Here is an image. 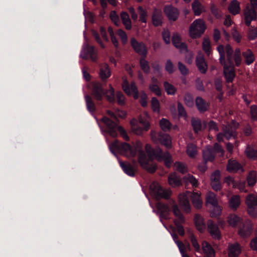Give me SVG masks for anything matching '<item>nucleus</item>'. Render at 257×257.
I'll use <instances>...</instances> for the list:
<instances>
[{
	"label": "nucleus",
	"mask_w": 257,
	"mask_h": 257,
	"mask_svg": "<svg viewBox=\"0 0 257 257\" xmlns=\"http://www.w3.org/2000/svg\"><path fill=\"white\" fill-rule=\"evenodd\" d=\"M137 148L132 147L126 143H120L118 141H114L110 146V152L116 156V151L128 157H134L138 152V162L141 166L148 172L154 173L157 170L156 165L150 164L145 152L142 150L141 146Z\"/></svg>",
	"instance_id": "f257e3e1"
},
{
	"label": "nucleus",
	"mask_w": 257,
	"mask_h": 257,
	"mask_svg": "<svg viewBox=\"0 0 257 257\" xmlns=\"http://www.w3.org/2000/svg\"><path fill=\"white\" fill-rule=\"evenodd\" d=\"M229 225L233 227H238V234L243 237L249 236L252 232V224L249 220H243L235 214H230L228 217Z\"/></svg>",
	"instance_id": "f03ea898"
},
{
	"label": "nucleus",
	"mask_w": 257,
	"mask_h": 257,
	"mask_svg": "<svg viewBox=\"0 0 257 257\" xmlns=\"http://www.w3.org/2000/svg\"><path fill=\"white\" fill-rule=\"evenodd\" d=\"M145 150L150 160L152 161L155 158L159 162L164 161L165 166L167 168H170L173 163L172 157L171 154L166 151L164 153L160 148L153 149L150 145L146 144Z\"/></svg>",
	"instance_id": "7ed1b4c3"
},
{
	"label": "nucleus",
	"mask_w": 257,
	"mask_h": 257,
	"mask_svg": "<svg viewBox=\"0 0 257 257\" xmlns=\"http://www.w3.org/2000/svg\"><path fill=\"white\" fill-rule=\"evenodd\" d=\"M92 95L97 101H101L103 96H105L107 99L111 103L115 101L114 89L110 85L108 90H105L103 88L100 83H95L92 84Z\"/></svg>",
	"instance_id": "20e7f679"
},
{
	"label": "nucleus",
	"mask_w": 257,
	"mask_h": 257,
	"mask_svg": "<svg viewBox=\"0 0 257 257\" xmlns=\"http://www.w3.org/2000/svg\"><path fill=\"white\" fill-rule=\"evenodd\" d=\"M101 121L105 125L104 132L113 138H115L118 135V132H119L121 136L126 141H129L130 138L126 132L123 128L115 123L106 116H103L101 118Z\"/></svg>",
	"instance_id": "39448f33"
},
{
	"label": "nucleus",
	"mask_w": 257,
	"mask_h": 257,
	"mask_svg": "<svg viewBox=\"0 0 257 257\" xmlns=\"http://www.w3.org/2000/svg\"><path fill=\"white\" fill-rule=\"evenodd\" d=\"M217 50L219 54V61L222 66L224 65L229 67H233V50L229 44H227L225 47L220 44L217 47Z\"/></svg>",
	"instance_id": "423d86ee"
},
{
	"label": "nucleus",
	"mask_w": 257,
	"mask_h": 257,
	"mask_svg": "<svg viewBox=\"0 0 257 257\" xmlns=\"http://www.w3.org/2000/svg\"><path fill=\"white\" fill-rule=\"evenodd\" d=\"M206 28V25L202 20H196L190 26L189 36L192 39L198 38L204 33Z\"/></svg>",
	"instance_id": "0eeeda50"
},
{
	"label": "nucleus",
	"mask_w": 257,
	"mask_h": 257,
	"mask_svg": "<svg viewBox=\"0 0 257 257\" xmlns=\"http://www.w3.org/2000/svg\"><path fill=\"white\" fill-rule=\"evenodd\" d=\"M132 131L136 134L141 135L144 131H147L150 128L148 121L142 116L139 117V121L135 119L130 122Z\"/></svg>",
	"instance_id": "6e6552de"
},
{
	"label": "nucleus",
	"mask_w": 257,
	"mask_h": 257,
	"mask_svg": "<svg viewBox=\"0 0 257 257\" xmlns=\"http://www.w3.org/2000/svg\"><path fill=\"white\" fill-rule=\"evenodd\" d=\"M251 6H246L244 12V23L246 26H250L251 21H256L257 0H249Z\"/></svg>",
	"instance_id": "1a4fd4ad"
},
{
	"label": "nucleus",
	"mask_w": 257,
	"mask_h": 257,
	"mask_svg": "<svg viewBox=\"0 0 257 257\" xmlns=\"http://www.w3.org/2000/svg\"><path fill=\"white\" fill-rule=\"evenodd\" d=\"M173 212L177 218L174 220V223L177 227V230L181 236H184L185 234V231L182 223H183L185 222V219L183 215L181 212L179 210L178 207L177 205L175 204L173 206Z\"/></svg>",
	"instance_id": "9d476101"
},
{
	"label": "nucleus",
	"mask_w": 257,
	"mask_h": 257,
	"mask_svg": "<svg viewBox=\"0 0 257 257\" xmlns=\"http://www.w3.org/2000/svg\"><path fill=\"white\" fill-rule=\"evenodd\" d=\"M130 44L134 51L141 57H147L148 49L143 42L138 41L135 38L133 37L131 39Z\"/></svg>",
	"instance_id": "9b49d317"
},
{
	"label": "nucleus",
	"mask_w": 257,
	"mask_h": 257,
	"mask_svg": "<svg viewBox=\"0 0 257 257\" xmlns=\"http://www.w3.org/2000/svg\"><path fill=\"white\" fill-rule=\"evenodd\" d=\"M245 203L247 206L248 213L252 216H257V196L249 194L246 197Z\"/></svg>",
	"instance_id": "f8f14e48"
},
{
	"label": "nucleus",
	"mask_w": 257,
	"mask_h": 257,
	"mask_svg": "<svg viewBox=\"0 0 257 257\" xmlns=\"http://www.w3.org/2000/svg\"><path fill=\"white\" fill-rule=\"evenodd\" d=\"M237 136V133L235 127L230 124L225 125L223 128V134L219 133L217 136V139L218 142L223 141V138L225 137L227 140L231 138L234 139Z\"/></svg>",
	"instance_id": "ddd939ff"
},
{
	"label": "nucleus",
	"mask_w": 257,
	"mask_h": 257,
	"mask_svg": "<svg viewBox=\"0 0 257 257\" xmlns=\"http://www.w3.org/2000/svg\"><path fill=\"white\" fill-rule=\"evenodd\" d=\"M151 188L155 194L157 200L161 198L168 199L170 197L171 192L169 190L163 189L159 184L153 183Z\"/></svg>",
	"instance_id": "4468645a"
},
{
	"label": "nucleus",
	"mask_w": 257,
	"mask_h": 257,
	"mask_svg": "<svg viewBox=\"0 0 257 257\" xmlns=\"http://www.w3.org/2000/svg\"><path fill=\"white\" fill-rule=\"evenodd\" d=\"M197 109L200 113H204L210 109V103L201 96H197L195 100Z\"/></svg>",
	"instance_id": "2eb2a0df"
},
{
	"label": "nucleus",
	"mask_w": 257,
	"mask_h": 257,
	"mask_svg": "<svg viewBox=\"0 0 257 257\" xmlns=\"http://www.w3.org/2000/svg\"><path fill=\"white\" fill-rule=\"evenodd\" d=\"M164 12L170 21H176L179 17L178 10L172 5H166L164 7Z\"/></svg>",
	"instance_id": "dca6fc26"
},
{
	"label": "nucleus",
	"mask_w": 257,
	"mask_h": 257,
	"mask_svg": "<svg viewBox=\"0 0 257 257\" xmlns=\"http://www.w3.org/2000/svg\"><path fill=\"white\" fill-rule=\"evenodd\" d=\"M207 230L214 239H220L221 233L218 226L212 220H209L207 222Z\"/></svg>",
	"instance_id": "f3484780"
},
{
	"label": "nucleus",
	"mask_w": 257,
	"mask_h": 257,
	"mask_svg": "<svg viewBox=\"0 0 257 257\" xmlns=\"http://www.w3.org/2000/svg\"><path fill=\"white\" fill-rule=\"evenodd\" d=\"M226 170L230 173H236L238 171L243 172L244 171L242 165L238 161L233 159L228 160Z\"/></svg>",
	"instance_id": "a211bd4d"
},
{
	"label": "nucleus",
	"mask_w": 257,
	"mask_h": 257,
	"mask_svg": "<svg viewBox=\"0 0 257 257\" xmlns=\"http://www.w3.org/2000/svg\"><path fill=\"white\" fill-rule=\"evenodd\" d=\"M80 56L85 60H87L89 56L92 61H95L97 58L95 51V47L88 44H86L84 48L83 54H81Z\"/></svg>",
	"instance_id": "6ab92c4d"
},
{
	"label": "nucleus",
	"mask_w": 257,
	"mask_h": 257,
	"mask_svg": "<svg viewBox=\"0 0 257 257\" xmlns=\"http://www.w3.org/2000/svg\"><path fill=\"white\" fill-rule=\"evenodd\" d=\"M122 87L124 92L127 95H131L132 92L136 94L135 97H138V91L137 86L134 82H132L130 84L128 81L125 79L122 84Z\"/></svg>",
	"instance_id": "aec40b11"
},
{
	"label": "nucleus",
	"mask_w": 257,
	"mask_h": 257,
	"mask_svg": "<svg viewBox=\"0 0 257 257\" xmlns=\"http://www.w3.org/2000/svg\"><path fill=\"white\" fill-rule=\"evenodd\" d=\"M173 45L181 51L187 50L186 44L181 42V37L178 33H174L172 38Z\"/></svg>",
	"instance_id": "412c9836"
},
{
	"label": "nucleus",
	"mask_w": 257,
	"mask_h": 257,
	"mask_svg": "<svg viewBox=\"0 0 257 257\" xmlns=\"http://www.w3.org/2000/svg\"><path fill=\"white\" fill-rule=\"evenodd\" d=\"M244 153L248 159L252 161L257 160V147L254 145H247Z\"/></svg>",
	"instance_id": "4be33fe9"
},
{
	"label": "nucleus",
	"mask_w": 257,
	"mask_h": 257,
	"mask_svg": "<svg viewBox=\"0 0 257 257\" xmlns=\"http://www.w3.org/2000/svg\"><path fill=\"white\" fill-rule=\"evenodd\" d=\"M229 257H238L241 252V247L239 243L236 242L228 245Z\"/></svg>",
	"instance_id": "5701e85b"
},
{
	"label": "nucleus",
	"mask_w": 257,
	"mask_h": 257,
	"mask_svg": "<svg viewBox=\"0 0 257 257\" xmlns=\"http://www.w3.org/2000/svg\"><path fill=\"white\" fill-rule=\"evenodd\" d=\"M194 223L196 229L200 232H204L206 228V224L203 218L198 214L194 216Z\"/></svg>",
	"instance_id": "b1692460"
},
{
	"label": "nucleus",
	"mask_w": 257,
	"mask_h": 257,
	"mask_svg": "<svg viewBox=\"0 0 257 257\" xmlns=\"http://www.w3.org/2000/svg\"><path fill=\"white\" fill-rule=\"evenodd\" d=\"M152 21L153 25L155 27L161 26L163 24V16L162 13L155 9L152 16Z\"/></svg>",
	"instance_id": "393cba45"
},
{
	"label": "nucleus",
	"mask_w": 257,
	"mask_h": 257,
	"mask_svg": "<svg viewBox=\"0 0 257 257\" xmlns=\"http://www.w3.org/2000/svg\"><path fill=\"white\" fill-rule=\"evenodd\" d=\"M168 182L170 185L174 187L182 185L181 178L176 173H173L169 174L168 176Z\"/></svg>",
	"instance_id": "a878e982"
},
{
	"label": "nucleus",
	"mask_w": 257,
	"mask_h": 257,
	"mask_svg": "<svg viewBox=\"0 0 257 257\" xmlns=\"http://www.w3.org/2000/svg\"><path fill=\"white\" fill-rule=\"evenodd\" d=\"M223 66V73L226 81L228 83L232 82L234 77L235 73L234 72V66L229 67L224 65Z\"/></svg>",
	"instance_id": "bb28decb"
},
{
	"label": "nucleus",
	"mask_w": 257,
	"mask_h": 257,
	"mask_svg": "<svg viewBox=\"0 0 257 257\" xmlns=\"http://www.w3.org/2000/svg\"><path fill=\"white\" fill-rule=\"evenodd\" d=\"M157 207L158 210L160 212L161 215L162 217L166 219L169 218L170 209L167 204L158 202L157 204Z\"/></svg>",
	"instance_id": "cd10ccee"
},
{
	"label": "nucleus",
	"mask_w": 257,
	"mask_h": 257,
	"mask_svg": "<svg viewBox=\"0 0 257 257\" xmlns=\"http://www.w3.org/2000/svg\"><path fill=\"white\" fill-rule=\"evenodd\" d=\"M196 64L201 73L205 74L206 73L208 65L203 57H197L196 59Z\"/></svg>",
	"instance_id": "c85d7f7f"
},
{
	"label": "nucleus",
	"mask_w": 257,
	"mask_h": 257,
	"mask_svg": "<svg viewBox=\"0 0 257 257\" xmlns=\"http://www.w3.org/2000/svg\"><path fill=\"white\" fill-rule=\"evenodd\" d=\"M120 166L126 174L131 177L135 176V170L131 164L120 162Z\"/></svg>",
	"instance_id": "c756f323"
},
{
	"label": "nucleus",
	"mask_w": 257,
	"mask_h": 257,
	"mask_svg": "<svg viewBox=\"0 0 257 257\" xmlns=\"http://www.w3.org/2000/svg\"><path fill=\"white\" fill-rule=\"evenodd\" d=\"M228 11L233 15H236L240 12V3L237 0H232L228 6Z\"/></svg>",
	"instance_id": "7c9ffc66"
},
{
	"label": "nucleus",
	"mask_w": 257,
	"mask_h": 257,
	"mask_svg": "<svg viewBox=\"0 0 257 257\" xmlns=\"http://www.w3.org/2000/svg\"><path fill=\"white\" fill-rule=\"evenodd\" d=\"M202 250L207 256H214L215 250L211 244L206 241L202 242Z\"/></svg>",
	"instance_id": "2f4dec72"
},
{
	"label": "nucleus",
	"mask_w": 257,
	"mask_h": 257,
	"mask_svg": "<svg viewBox=\"0 0 257 257\" xmlns=\"http://www.w3.org/2000/svg\"><path fill=\"white\" fill-rule=\"evenodd\" d=\"M120 18L123 25L127 30L132 29V22L130 18L129 15L126 12H122L120 13Z\"/></svg>",
	"instance_id": "473e14b6"
},
{
	"label": "nucleus",
	"mask_w": 257,
	"mask_h": 257,
	"mask_svg": "<svg viewBox=\"0 0 257 257\" xmlns=\"http://www.w3.org/2000/svg\"><path fill=\"white\" fill-rule=\"evenodd\" d=\"M203 9V6L198 0H194L192 3V9L196 16L200 15Z\"/></svg>",
	"instance_id": "72a5a7b5"
},
{
	"label": "nucleus",
	"mask_w": 257,
	"mask_h": 257,
	"mask_svg": "<svg viewBox=\"0 0 257 257\" xmlns=\"http://www.w3.org/2000/svg\"><path fill=\"white\" fill-rule=\"evenodd\" d=\"M203 161L212 162L215 159V155L213 150L211 148H207L203 151Z\"/></svg>",
	"instance_id": "f704fd0d"
},
{
	"label": "nucleus",
	"mask_w": 257,
	"mask_h": 257,
	"mask_svg": "<svg viewBox=\"0 0 257 257\" xmlns=\"http://www.w3.org/2000/svg\"><path fill=\"white\" fill-rule=\"evenodd\" d=\"M240 204V198L238 195H233L229 200V207L233 209L236 210Z\"/></svg>",
	"instance_id": "c9c22d12"
},
{
	"label": "nucleus",
	"mask_w": 257,
	"mask_h": 257,
	"mask_svg": "<svg viewBox=\"0 0 257 257\" xmlns=\"http://www.w3.org/2000/svg\"><path fill=\"white\" fill-rule=\"evenodd\" d=\"M159 140L162 145L165 146L167 149H170L172 147V141L170 135L165 134L160 135Z\"/></svg>",
	"instance_id": "e433bc0d"
},
{
	"label": "nucleus",
	"mask_w": 257,
	"mask_h": 257,
	"mask_svg": "<svg viewBox=\"0 0 257 257\" xmlns=\"http://www.w3.org/2000/svg\"><path fill=\"white\" fill-rule=\"evenodd\" d=\"M85 100L87 109L91 113H93L96 110L95 104L92 100L91 97L89 95H85Z\"/></svg>",
	"instance_id": "4c0bfd02"
},
{
	"label": "nucleus",
	"mask_w": 257,
	"mask_h": 257,
	"mask_svg": "<svg viewBox=\"0 0 257 257\" xmlns=\"http://www.w3.org/2000/svg\"><path fill=\"white\" fill-rule=\"evenodd\" d=\"M242 55L244 58V61L246 64L249 65L254 61V56L252 52L250 49H247L246 51L242 53Z\"/></svg>",
	"instance_id": "58836bf2"
},
{
	"label": "nucleus",
	"mask_w": 257,
	"mask_h": 257,
	"mask_svg": "<svg viewBox=\"0 0 257 257\" xmlns=\"http://www.w3.org/2000/svg\"><path fill=\"white\" fill-rule=\"evenodd\" d=\"M191 123L195 134H197L202 130V123L200 119L192 118Z\"/></svg>",
	"instance_id": "ea45409f"
},
{
	"label": "nucleus",
	"mask_w": 257,
	"mask_h": 257,
	"mask_svg": "<svg viewBox=\"0 0 257 257\" xmlns=\"http://www.w3.org/2000/svg\"><path fill=\"white\" fill-rule=\"evenodd\" d=\"M146 57H141L139 63L141 68L145 74H148L150 72L151 68L149 62L146 60Z\"/></svg>",
	"instance_id": "a19ab883"
},
{
	"label": "nucleus",
	"mask_w": 257,
	"mask_h": 257,
	"mask_svg": "<svg viewBox=\"0 0 257 257\" xmlns=\"http://www.w3.org/2000/svg\"><path fill=\"white\" fill-rule=\"evenodd\" d=\"M111 72L107 65L100 69L99 75L102 80H105L110 76Z\"/></svg>",
	"instance_id": "79ce46f5"
},
{
	"label": "nucleus",
	"mask_w": 257,
	"mask_h": 257,
	"mask_svg": "<svg viewBox=\"0 0 257 257\" xmlns=\"http://www.w3.org/2000/svg\"><path fill=\"white\" fill-rule=\"evenodd\" d=\"M160 126L165 132H169L172 128V124L169 120L163 118L160 120Z\"/></svg>",
	"instance_id": "37998d69"
},
{
	"label": "nucleus",
	"mask_w": 257,
	"mask_h": 257,
	"mask_svg": "<svg viewBox=\"0 0 257 257\" xmlns=\"http://www.w3.org/2000/svg\"><path fill=\"white\" fill-rule=\"evenodd\" d=\"M207 203L210 204L214 207L218 205V201L216 195L213 192H209L206 197Z\"/></svg>",
	"instance_id": "c03bdc74"
},
{
	"label": "nucleus",
	"mask_w": 257,
	"mask_h": 257,
	"mask_svg": "<svg viewBox=\"0 0 257 257\" xmlns=\"http://www.w3.org/2000/svg\"><path fill=\"white\" fill-rule=\"evenodd\" d=\"M196 146L193 143H189L187 146L186 153L190 158H194L197 154Z\"/></svg>",
	"instance_id": "a18cd8bd"
},
{
	"label": "nucleus",
	"mask_w": 257,
	"mask_h": 257,
	"mask_svg": "<svg viewBox=\"0 0 257 257\" xmlns=\"http://www.w3.org/2000/svg\"><path fill=\"white\" fill-rule=\"evenodd\" d=\"M246 181L249 186H253L256 183V174L255 172H250L247 176Z\"/></svg>",
	"instance_id": "49530a36"
},
{
	"label": "nucleus",
	"mask_w": 257,
	"mask_h": 257,
	"mask_svg": "<svg viewBox=\"0 0 257 257\" xmlns=\"http://www.w3.org/2000/svg\"><path fill=\"white\" fill-rule=\"evenodd\" d=\"M164 87L166 92L168 95H174L177 91L176 87L167 81L164 82Z\"/></svg>",
	"instance_id": "de8ad7c7"
},
{
	"label": "nucleus",
	"mask_w": 257,
	"mask_h": 257,
	"mask_svg": "<svg viewBox=\"0 0 257 257\" xmlns=\"http://www.w3.org/2000/svg\"><path fill=\"white\" fill-rule=\"evenodd\" d=\"M184 100L185 104L189 107H192L194 104L193 95L189 92H187L185 94Z\"/></svg>",
	"instance_id": "09e8293b"
},
{
	"label": "nucleus",
	"mask_w": 257,
	"mask_h": 257,
	"mask_svg": "<svg viewBox=\"0 0 257 257\" xmlns=\"http://www.w3.org/2000/svg\"><path fill=\"white\" fill-rule=\"evenodd\" d=\"M151 107L154 112H159L160 111V103L157 98L153 97L151 99Z\"/></svg>",
	"instance_id": "8fccbe9b"
},
{
	"label": "nucleus",
	"mask_w": 257,
	"mask_h": 257,
	"mask_svg": "<svg viewBox=\"0 0 257 257\" xmlns=\"http://www.w3.org/2000/svg\"><path fill=\"white\" fill-rule=\"evenodd\" d=\"M247 36L249 40H253L257 37V28L251 26L250 25Z\"/></svg>",
	"instance_id": "3c124183"
},
{
	"label": "nucleus",
	"mask_w": 257,
	"mask_h": 257,
	"mask_svg": "<svg viewBox=\"0 0 257 257\" xmlns=\"http://www.w3.org/2000/svg\"><path fill=\"white\" fill-rule=\"evenodd\" d=\"M184 179L191 184L193 187H197L198 186V180L192 175L189 174L188 176L184 177Z\"/></svg>",
	"instance_id": "603ef678"
},
{
	"label": "nucleus",
	"mask_w": 257,
	"mask_h": 257,
	"mask_svg": "<svg viewBox=\"0 0 257 257\" xmlns=\"http://www.w3.org/2000/svg\"><path fill=\"white\" fill-rule=\"evenodd\" d=\"M116 34L119 37L122 44L125 45L127 42L128 37L125 31L120 29L117 31Z\"/></svg>",
	"instance_id": "864d4df0"
},
{
	"label": "nucleus",
	"mask_w": 257,
	"mask_h": 257,
	"mask_svg": "<svg viewBox=\"0 0 257 257\" xmlns=\"http://www.w3.org/2000/svg\"><path fill=\"white\" fill-rule=\"evenodd\" d=\"M175 166L176 168L177 171L182 174L186 173L188 171L187 167L182 162H176L175 163Z\"/></svg>",
	"instance_id": "5fc2aeb1"
},
{
	"label": "nucleus",
	"mask_w": 257,
	"mask_h": 257,
	"mask_svg": "<svg viewBox=\"0 0 257 257\" xmlns=\"http://www.w3.org/2000/svg\"><path fill=\"white\" fill-rule=\"evenodd\" d=\"M138 10L140 15V21L142 23H146V17L147 16V12L144 10L143 7L141 6H139L138 8Z\"/></svg>",
	"instance_id": "6e6d98bb"
},
{
	"label": "nucleus",
	"mask_w": 257,
	"mask_h": 257,
	"mask_svg": "<svg viewBox=\"0 0 257 257\" xmlns=\"http://www.w3.org/2000/svg\"><path fill=\"white\" fill-rule=\"evenodd\" d=\"M150 90L154 92L157 96H161V90L158 84H150L149 85Z\"/></svg>",
	"instance_id": "4d7b16f0"
},
{
	"label": "nucleus",
	"mask_w": 257,
	"mask_h": 257,
	"mask_svg": "<svg viewBox=\"0 0 257 257\" xmlns=\"http://www.w3.org/2000/svg\"><path fill=\"white\" fill-rule=\"evenodd\" d=\"M202 49L203 51L209 55L211 52V45L208 39H205L202 43Z\"/></svg>",
	"instance_id": "13d9d810"
},
{
	"label": "nucleus",
	"mask_w": 257,
	"mask_h": 257,
	"mask_svg": "<svg viewBox=\"0 0 257 257\" xmlns=\"http://www.w3.org/2000/svg\"><path fill=\"white\" fill-rule=\"evenodd\" d=\"M162 36L163 41L166 44H169L170 43V32L168 29H164L162 32Z\"/></svg>",
	"instance_id": "bf43d9fd"
},
{
	"label": "nucleus",
	"mask_w": 257,
	"mask_h": 257,
	"mask_svg": "<svg viewBox=\"0 0 257 257\" xmlns=\"http://www.w3.org/2000/svg\"><path fill=\"white\" fill-rule=\"evenodd\" d=\"M177 109L179 117H186L187 116V114L184 107L180 102H178L177 103Z\"/></svg>",
	"instance_id": "052dcab7"
},
{
	"label": "nucleus",
	"mask_w": 257,
	"mask_h": 257,
	"mask_svg": "<svg viewBox=\"0 0 257 257\" xmlns=\"http://www.w3.org/2000/svg\"><path fill=\"white\" fill-rule=\"evenodd\" d=\"M190 241L191 242V243L195 248V250L197 252L200 251V246L199 244L198 241L194 236V234H192L190 236Z\"/></svg>",
	"instance_id": "680f3d73"
},
{
	"label": "nucleus",
	"mask_w": 257,
	"mask_h": 257,
	"mask_svg": "<svg viewBox=\"0 0 257 257\" xmlns=\"http://www.w3.org/2000/svg\"><path fill=\"white\" fill-rule=\"evenodd\" d=\"M165 70L170 74L173 73L174 72V66L170 59L167 60L166 62Z\"/></svg>",
	"instance_id": "e2e57ef3"
},
{
	"label": "nucleus",
	"mask_w": 257,
	"mask_h": 257,
	"mask_svg": "<svg viewBox=\"0 0 257 257\" xmlns=\"http://www.w3.org/2000/svg\"><path fill=\"white\" fill-rule=\"evenodd\" d=\"M110 18L115 26H118L119 24V18L115 11L111 12Z\"/></svg>",
	"instance_id": "0e129e2a"
},
{
	"label": "nucleus",
	"mask_w": 257,
	"mask_h": 257,
	"mask_svg": "<svg viewBox=\"0 0 257 257\" xmlns=\"http://www.w3.org/2000/svg\"><path fill=\"white\" fill-rule=\"evenodd\" d=\"M242 131L245 136H250L252 133V128L251 125L249 123L244 125L243 127Z\"/></svg>",
	"instance_id": "69168bd1"
},
{
	"label": "nucleus",
	"mask_w": 257,
	"mask_h": 257,
	"mask_svg": "<svg viewBox=\"0 0 257 257\" xmlns=\"http://www.w3.org/2000/svg\"><path fill=\"white\" fill-rule=\"evenodd\" d=\"M177 246L179 249V250L181 253L182 257H190L185 252V249H186V247L185 246L183 243L180 241H177Z\"/></svg>",
	"instance_id": "338daca9"
},
{
	"label": "nucleus",
	"mask_w": 257,
	"mask_h": 257,
	"mask_svg": "<svg viewBox=\"0 0 257 257\" xmlns=\"http://www.w3.org/2000/svg\"><path fill=\"white\" fill-rule=\"evenodd\" d=\"M250 114L251 118L253 120L257 121V106L255 105H252L250 107Z\"/></svg>",
	"instance_id": "774afa93"
}]
</instances>
